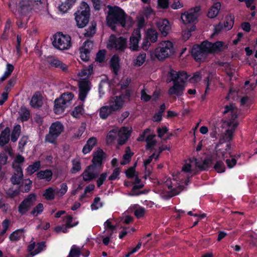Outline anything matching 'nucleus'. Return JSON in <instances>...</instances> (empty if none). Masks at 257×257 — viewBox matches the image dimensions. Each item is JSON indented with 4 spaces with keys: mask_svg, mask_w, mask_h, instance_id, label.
Masks as SVG:
<instances>
[{
    "mask_svg": "<svg viewBox=\"0 0 257 257\" xmlns=\"http://www.w3.org/2000/svg\"><path fill=\"white\" fill-rule=\"evenodd\" d=\"M200 7H195L189 10L181 15V19L185 25L194 24L197 22L200 15Z\"/></svg>",
    "mask_w": 257,
    "mask_h": 257,
    "instance_id": "13",
    "label": "nucleus"
},
{
    "mask_svg": "<svg viewBox=\"0 0 257 257\" xmlns=\"http://www.w3.org/2000/svg\"><path fill=\"white\" fill-rule=\"evenodd\" d=\"M75 14H80L81 15H86L89 17V7L87 4L83 2L79 7L78 10L75 13Z\"/></svg>",
    "mask_w": 257,
    "mask_h": 257,
    "instance_id": "34",
    "label": "nucleus"
},
{
    "mask_svg": "<svg viewBox=\"0 0 257 257\" xmlns=\"http://www.w3.org/2000/svg\"><path fill=\"white\" fill-rule=\"evenodd\" d=\"M44 0H20L19 11L22 14L26 15L33 9H40L44 4Z\"/></svg>",
    "mask_w": 257,
    "mask_h": 257,
    "instance_id": "9",
    "label": "nucleus"
},
{
    "mask_svg": "<svg viewBox=\"0 0 257 257\" xmlns=\"http://www.w3.org/2000/svg\"><path fill=\"white\" fill-rule=\"evenodd\" d=\"M64 220L65 222V225L68 228L73 227L78 224V221L72 223L73 217L71 215H67L64 217Z\"/></svg>",
    "mask_w": 257,
    "mask_h": 257,
    "instance_id": "47",
    "label": "nucleus"
},
{
    "mask_svg": "<svg viewBox=\"0 0 257 257\" xmlns=\"http://www.w3.org/2000/svg\"><path fill=\"white\" fill-rule=\"evenodd\" d=\"M52 172L50 170H41L37 173V177L49 181L52 179Z\"/></svg>",
    "mask_w": 257,
    "mask_h": 257,
    "instance_id": "32",
    "label": "nucleus"
},
{
    "mask_svg": "<svg viewBox=\"0 0 257 257\" xmlns=\"http://www.w3.org/2000/svg\"><path fill=\"white\" fill-rule=\"evenodd\" d=\"M215 170L218 173H222L225 171V166L222 162L218 161L214 165Z\"/></svg>",
    "mask_w": 257,
    "mask_h": 257,
    "instance_id": "57",
    "label": "nucleus"
},
{
    "mask_svg": "<svg viewBox=\"0 0 257 257\" xmlns=\"http://www.w3.org/2000/svg\"><path fill=\"white\" fill-rule=\"evenodd\" d=\"M168 81H173V85L168 90L170 95L177 96L183 94L185 88V82L188 79V75L184 71H177L171 69L168 75Z\"/></svg>",
    "mask_w": 257,
    "mask_h": 257,
    "instance_id": "4",
    "label": "nucleus"
},
{
    "mask_svg": "<svg viewBox=\"0 0 257 257\" xmlns=\"http://www.w3.org/2000/svg\"><path fill=\"white\" fill-rule=\"evenodd\" d=\"M146 54L145 53H140L136 58L134 60V65L136 66H141L146 61Z\"/></svg>",
    "mask_w": 257,
    "mask_h": 257,
    "instance_id": "39",
    "label": "nucleus"
},
{
    "mask_svg": "<svg viewBox=\"0 0 257 257\" xmlns=\"http://www.w3.org/2000/svg\"><path fill=\"white\" fill-rule=\"evenodd\" d=\"M47 62L50 66L59 68L63 72H67L68 70V66L56 58L49 57L47 59Z\"/></svg>",
    "mask_w": 257,
    "mask_h": 257,
    "instance_id": "22",
    "label": "nucleus"
},
{
    "mask_svg": "<svg viewBox=\"0 0 257 257\" xmlns=\"http://www.w3.org/2000/svg\"><path fill=\"white\" fill-rule=\"evenodd\" d=\"M175 52L173 43L169 40L160 42L153 52L154 56L159 60H164L173 55Z\"/></svg>",
    "mask_w": 257,
    "mask_h": 257,
    "instance_id": "7",
    "label": "nucleus"
},
{
    "mask_svg": "<svg viewBox=\"0 0 257 257\" xmlns=\"http://www.w3.org/2000/svg\"><path fill=\"white\" fill-rule=\"evenodd\" d=\"M159 7L162 9H167L169 5V0H158Z\"/></svg>",
    "mask_w": 257,
    "mask_h": 257,
    "instance_id": "63",
    "label": "nucleus"
},
{
    "mask_svg": "<svg viewBox=\"0 0 257 257\" xmlns=\"http://www.w3.org/2000/svg\"><path fill=\"white\" fill-rule=\"evenodd\" d=\"M119 58L116 56H113L110 60L111 67L113 69V71L115 74H117V72L119 69Z\"/></svg>",
    "mask_w": 257,
    "mask_h": 257,
    "instance_id": "42",
    "label": "nucleus"
},
{
    "mask_svg": "<svg viewBox=\"0 0 257 257\" xmlns=\"http://www.w3.org/2000/svg\"><path fill=\"white\" fill-rule=\"evenodd\" d=\"M43 104L42 97L38 93H36L32 97L30 105L34 108H39Z\"/></svg>",
    "mask_w": 257,
    "mask_h": 257,
    "instance_id": "27",
    "label": "nucleus"
},
{
    "mask_svg": "<svg viewBox=\"0 0 257 257\" xmlns=\"http://www.w3.org/2000/svg\"><path fill=\"white\" fill-rule=\"evenodd\" d=\"M76 0H66L65 3L59 6L60 10L63 12H66L75 3Z\"/></svg>",
    "mask_w": 257,
    "mask_h": 257,
    "instance_id": "44",
    "label": "nucleus"
},
{
    "mask_svg": "<svg viewBox=\"0 0 257 257\" xmlns=\"http://www.w3.org/2000/svg\"><path fill=\"white\" fill-rule=\"evenodd\" d=\"M118 128H114L109 131L106 136V142L107 144H111L116 138L117 136Z\"/></svg>",
    "mask_w": 257,
    "mask_h": 257,
    "instance_id": "41",
    "label": "nucleus"
},
{
    "mask_svg": "<svg viewBox=\"0 0 257 257\" xmlns=\"http://www.w3.org/2000/svg\"><path fill=\"white\" fill-rule=\"evenodd\" d=\"M24 230L22 229L16 230L10 235V239L12 241H17L23 236Z\"/></svg>",
    "mask_w": 257,
    "mask_h": 257,
    "instance_id": "36",
    "label": "nucleus"
},
{
    "mask_svg": "<svg viewBox=\"0 0 257 257\" xmlns=\"http://www.w3.org/2000/svg\"><path fill=\"white\" fill-rule=\"evenodd\" d=\"M64 131V126L60 121H57L51 124L49 133L45 136V142L55 145L58 137Z\"/></svg>",
    "mask_w": 257,
    "mask_h": 257,
    "instance_id": "8",
    "label": "nucleus"
},
{
    "mask_svg": "<svg viewBox=\"0 0 257 257\" xmlns=\"http://www.w3.org/2000/svg\"><path fill=\"white\" fill-rule=\"evenodd\" d=\"M91 206L92 210H96L101 207L102 203L100 202V198L98 197H95Z\"/></svg>",
    "mask_w": 257,
    "mask_h": 257,
    "instance_id": "56",
    "label": "nucleus"
},
{
    "mask_svg": "<svg viewBox=\"0 0 257 257\" xmlns=\"http://www.w3.org/2000/svg\"><path fill=\"white\" fill-rule=\"evenodd\" d=\"M107 177V173H102L100 175L99 177L97 180V186L98 187H100L103 184Z\"/></svg>",
    "mask_w": 257,
    "mask_h": 257,
    "instance_id": "59",
    "label": "nucleus"
},
{
    "mask_svg": "<svg viewBox=\"0 0 257 257\" xmlns=\"http://www.w3.org/2000/svg\"><path fill=\"white\" fill-rule=\"evenodd\" d=\"M114 112L109 105H104L99 109V116L102 119H106Z\"/></svg>",
    "mask_w": 257,
    "mask_h": 257,
    "instance_id": "29",
    "label": "nucleus"
},
{
    "mask_svg": "<svg viewBox=\"0 0 257 257\" xmlns=\"http://www.w3.org/2000/svg\"><path fill=\"white\" fill-rule=\"evenodd\" d=\"M132 155L133 154L130 151H126L125 154L123 156L122 161L120 162V164L123 165L127 164L130 162Z\"/></svg>",
    "mask_w": 257,
    "mask_h": 257,
    "instance_id": "54",
    "label": "nucleus"
},
{
    "mask_svg": "<svg viewBox=\"0 0 257 257\" xmlns=\"http://www.w3.org/2000/svg\"><path fill=\"white\" fill-rule=\"evenodd\" d=\"M141 39V31L137 29L134 31L130 39L129 48L133 51H136L139 47V42Z\"/></svg>",
    "mask_w": 257,
    "mask_h": 257,
    "instance_id": "17",
    "label": "nucleus"
},
{
    "mask_svg": "<svg viewBox=\"0 0 257 257\" xmlns=\"http://www.w3.org/2000/svg\"><path fill=\"white\" fill-rule=\"evenodd\" d=\"M140 93L141 100L144 102H148L152 98L151 95L148 93L147 88L145 86L141 89Z\"/></svg>",
    "mask_w": 257,
    "mask_h": 257,
    "instance_id": "46",
    "label": "nucleus"
},
{
    "mask_svg": "<svg viewBox=\"0 0 257 257\" xmlns=\"http://www.w3.org/2000/svg\"><path fill=\"white\" fill-rule=\"evenodd\" d=\"M147 39L150 40L152 43L156 42L158 40V33L157 31L154 29H149L147 31Z\"/></svg>",
    "mask_w": 257,
    "mask_h": 257,
    "instance_id": "33",
    "label": "nucleus"
},
{
    "mask_svg": "<svg viewBox=\"0 0 257 257\" xmlns=\"http://www.w3.org/2000/svg\"><path fill=\"white\" fill-rule=\"evenodd\" d=\"M105 231L108 233H110V235H112L113 231L115 229V226L112 225L111 222L109 220H107L104 223Z\"/></svg>",
    "mask_w": 257,
    "mask_h": 257,
    "instance_id": "48",
    "label": "nucleus"
},
{
    "mask_svg": "<svg viewBox=\"0 0 257 257\" xmlns=\"http://www.w3.org/2000/svg\"><path fill=\"white\" fill-rule=\"evenodd\" d=\"M74 95L71 92H66L62 94L61 97L55 100L54 111L56 114L62 113L73 99Z\"/></svg>",
    "mask_w": 257,
    "mask_h": 257,
    "instance_id": "10",
    "label": "nucleus"
},
{
    "mask_svg": "<svg viewBox=\"0 0 257 257\" xmlns=\"http://www.w3.org/2000/svg\"><path fill=\"white\" fill-rule=\"evenodd\" d=\"M211 164V160L209 158L205 159L202 163L195 158L185 161L181 172L179 173L177 177L179 181L178 185H172L171 181L167 180L163 185V189L160 190L162 197L167 199L179 194L184 189V185H187L189 178L193 175L194 167L197 166L202 170H206Z\"/></svg>",
    "mask_w": 257,
    "mask_h": 257,
    "instance_id": "1",
    "label": "nucleus"
},
{
    "mask_svg": "<svg viewBox=\"0 0 257 257\" xmlns=\"http://www.w3.org/2000/svg\"><path fill=\"white\" fill-rule=\"evenodd\" d=\"M225 48L224 43L217 41L214 43L205 41L201 45H196L192 49V55L197 61H204L208 54L222 51Z\"/></svg>",
    "mask_w": 257,
    "mask_h": 257,
    "instance_id": "3",
    "label": "nucleus"
},
{
    "mask_svg": "<svg viewBox=\"0 0 257 257\" xmlns=\"http://www.w3.org/2000/svg\"><path fill=\"white\" fill-rule=\"evenodd\" d=\"M145 208L141 207L136 208L134 211V214L138 218L143 217L145 215Z\"/></svg>",
    "mask_w": 257,
    "mask_h": 257,
    "instance_id": "55",
    "label": "nucleus"
},
{
    "mask_svg": "<svg viewBox=\"0 0 257 257\" xmlns=\"http://www.w3.org/2000/svg\"><path fill=\"white\" fill-rule=\"evenodd\" d=\"M195 29V26L192 25L190 29L187 28V30L184 31L182 35L183 39L185 40H188L191 35V32L194 31Z\"/></svg>",
    "mask_w": 257,
    "mask_h": 257,
    "instance_id": "53",
    "label": "nucleus"
},
{
    "mask_svg": "<svg viewBox=\"0 0 257 257\" xmlns=\"http://www.w3.org/2000/svg\"><path fill=\"white\" fill-rule=\"evenodd\" d=\"M98 175V173L96 171L95 167L93 165H90L87 167L86 169L82 174L83 179L85 181H90Z\"/></svg>",
    "mask_w": 257,
    "mask_h": 257,
    "instance_id": "19",
    "label": "nucleus"
},
{
    "mask_svg": "<svg viewBox=\"0 0 257 257\" xmlns=\"http://www.w3.org/2000/svg\"><path fill=\"white\" fill-rule=\"evenodd\" d=\"M220 7L221 4L220 3H214L209 10L207 15L208 17L211 19L216 17L219 13Z\"/></svg>",
    "mask_w": 257,
    "mask_h": 257,
    "instance_id": "31",
    "label": "nucleus"
},
{
    "mask_svg": "<svg viewBox=\"0 0 257 257\" xmlns=\"http://www.w3.org/2000/svg\"><path fill=\"white\" fill-rule=\"evenodd\" d=\"M60 189L58 190L57 189H56V193H58L60 194L61 196H63L64 195L68 190V187L67 184L65 183H62Z\"/></svg>",
    "mask_w": 257,
    "mask_h": 257,
    "instance_id": "60",
    "label": "nucleus"
},
{
    "mask_svg": "<svg viewBox=\"0 0 257 257\" xmlns=\"http://www.w3.org/2000/svg\"><path fill=\"white\" fill-rule=\"evenodd\" d=\"M131 135V130L128 127H122L118 129L117 136L118 137V143L123 145Z\"/></svg>",
    "mask_w": 257,
    "mask_h": 257,
    "instance_id": "21",
    "label": "nucleus"
},
{
    "mask_svg": "<svg viewBox=\"0 0 257 257\" xmlns=\"http://www.w3.org/2000/svg\"><path fill=\"white\" fill-rule=\"evenodd\" d=\"M10 129L7 127L3 131L0 135V146L4 147L8 144L10 140Z\"/></svg>",
    "mask_w": 257,
    "mask_h": 257,
    "instance_id": "26",
    "label": "nucleus"
},
{
    "mask_svg": "<svg viewBox=\"0 0 257 257\" xmlns=\"http://www.w3.org/2000/svg\"><path fill=\"white\" fill-rule=\"evenodd\" d=\"M126 39L122 37H116L111 35L110 36L107 47L109 49H115L119 51H124L126 48Z\"/></svg>",
    "mask_w": 257,
    "mask_h": 257,
    "instance_id": "12",
    "label": "nucleus"
},
{
    "mask_svg": "<svg viewBox=\"0 0 257 257\" xmlns=\"http://www.w3.org/2000/svg\"><path fill=\"white\" fill-rule=\"evenodd\" d=\"M120 171L118 168H115L112 174L108 177V180L113 181L116 179L119 175Z\"/></svg>",
    "mask_w": 257,
    "mask_h": 257,
    "instance_id": "62",
    "label": "nucleus"
},
{
    "mask_svg": "<svg viewBox=\"0 0 257 257\" xmlns=\"http://www.w3.org/2000/svg\"><path fill=\"white\" fill-rule=\"evenodd\" d=\"M72 167L71 169V172L73 174L79 172L81 169V162L80 159L76 158L72 161Z\"/></svg>",
    "mask_w": 257,
    "mask_h": 257,
    "instance_id": "35",
    "label": "nucleus"
},
{
    "mask_svg": "<svg viewBox=\"0 0 257 257\" xmlns=\"http://www.w3.org/2000/svg\"><path fill=\"white\" fill-rule=\"evenodd\" d=\"M56 193V189L53 187H49L46 189L43 195L47 200H52Z\"/></svg>",
    "mask_w": 257,
    "mask_h": 257,
    "instance_id": "37",
    "label": "nucleus"
},
{
    "mask_svg": "<svg viewBox=\"0 0 257 257\" xmlns=\"http://www.w3.org/2000/svg\"><path fill=\"white\" fill-rule=\"evenodd\" d=\"M53 37L52 44L55 48L60 50H65L70 48L71 38L69 36L58 33Z\"/></svg>",
    "mask_w": 257,
    "mask_h": 257,
    "instance_id": "11",
    "label": "nucleus"
},
{
    "mask_svg": "<svg viewBox=\"0 0 257 257\" xmlns=\"http://www.w3.org/2000/svg\"><path fill=\"white\" fill-rule=\"evenodd\" d=\"M156 26L163 36H167L171 30V25L167 19H159L156 22Z\"/></svg>",
    "mask_w": 257,
    "mask_h": 257,
    "instance_id": "16",
    "label": "nucleus"
},
{
    "mask_svg": "<svg viewBox=\"0 0 257 257\" xmlns=\"http://www.w3.org/2000/svg\"><path fill=\"white\" fill-rule=\"evenodd\" d=\"M93 47L92 41H86L84 42L80 48V54L81 59L84 61H87L90 58V54Z\"/></svg>",
    "mask_w": 257,
    "mask_h": 257,
    "instance_id": "15",
    "label": "nucleus"
},
{
    "mask_svg": "<svg viewBox=\"0 0 257 257\" xmlns=\"http://www.w3.org/2000/svg\"><path fill=\"white\" fill-rule=\"evenodd\" d=\"M93 71V66L90 65L87 68L82 69L78 74L79 80V99L82 101H84L90 89L91 83L89 78Z\"/></svg>",
    "mask_w": 257,
    "mask_h": 257,
    "instance_id": "6",
    "label": "nucleus"
},
{
    "mask_svg": "<svg viewBox=\"0 0 257 257\" xmlns=\"http://www.w3.org/2000/svg\"><path fill=\"white\" fill-rule=\"evenodd\" d=\"M96 23H93L86 31V32L84 34L86 37H92L96 32Z\"/></svg>",
    "mask_w": 257,
    "mask_h": 257,
    "instance_id": "49",
    "label": "nucleus"
},
{
    "mask_svg": "<svg viewBox=\"0 0 257 257\" xmlns=\"http://www.w3.org/2000/svg\"><path fill=\"white\" fill-rule=\"evenodd\" d=\"M236 113L237 110L233 107V105L226 106L225 107L223 113L224 114L228 113L231 118L222 120V126L223 128L226 129L222 139L223 142H229L233 138V134L238 125L236 120L237 118Z\"/></svg>",
    "mask_w": 257,
    "mask_h": 257,
    "instance_id": "5",
    "label": "nucleus"
},
{
    "mask_svg": "<svg viewBox=\"0 0 257 257\" xmlns=\"http://www.w3.org/2000/svg\"><path fill=\"white\" fill-rule=\"evenodd\" d=\"M46 247L45 242L42 241L38 243L36 245L35 242H33L28 247V250L30 252L31 255L34 256L44 250Z\"/></svg>",
    "mask_w": 257,
    "mask_h": 257,
    "instance_id": "20",
    "label": "nucleus"
},
{
    "mask_svg": "<svg viewBox=\"0 0 257 257\" xmlns=\"http://www.w3.org/2000/svg\"><path fill=\"white\" fill-rule=\"evenodd\" d=\"M83 110V104L77 106L74 108V110L72 111V115L74 117L78 118L82 114Z\"/></svg>",
    "mask_w": 257,
    "mask_h": 257,
    "instance_id": "50",
    "label": "nucleus"
},
{
    "mask_svg": "<svg viewBox=\"0 0 257 257\" xmlns=\"http://www.w3.org/2000/svg\"><path fill=\"white\" fill-rule=\"evenodd\" d=\"M108 11L106 16V23L108 26L113 29L116 25H120L122 27H131L133 21L127 17L124 11L117 6H107Z\"/></svg>",
    "mask_w": 257,
    "mask_h": 257,
    "instance_id": "2",
    "label": "nucleus"
},
{
    "mask_svg": "<svg viewBox=\"0 0 257 257\" xmlns=\"http://www.w3.org/2000/svg\"><path fill=\"white\" fill-rule=\"evenodd\" d=\"M44 207L42 203H39L36 207L34 208L31 211V214L35 216H38L43 211Z\"/></svg>",
    "mask_w": 257,
    "mask_h": 257,
    "instance_id": "52",
    "label": "nucleus"
},
{
    "mask_svg": "<svg viewBox=\"0 0 257 257\" xmlns=\"http://www.w3.org/2000/svg\"><path fill=\"white\" fill-rule=\"evenodd\" d=\"M82 247H79L76 245H73L67 257H79L82 254L84 257H88L90 254L88 250H86L82 253Z\"/></svg>",
    "mask_w": 257,
    "mask_h": 257,
    "instance_id": "23",
    "label": "nucleus"
},
{
    "mask_svg": "<svg viewBox=\"0 0 257 257\" xmlns=\"http://www.w3.org/2000/svg\"><path fill=\"white\" fill-rule=\"evenodd\" d=\"M105 51L104 50L99 51L96 56V61L99 62H102L103 61L105 58Z\"/></svg>",
    "mask_w": 257,
    "mask_h": 257,
    "instance_id": "61",
    "label": "nucleus"
},
{
    "mask_svg": "<svg viewBox=\"0 0 257 257\" xmlns=\"http://www.w3.org/2000/svg\"><path fill=\"white\" fill-rule=\"evenodd\" d=\"M40 167V162L37 161L33 164L30 165L27 169V172L29 175H32L36 172Z\"/></svg>",
    "mask_w": 257,
    "mask_h": 257,
    "instance_id": "45",
    "label": "nucleus"
},
{
    "mask_svg": "<svg viewBox=\"0 0 257 257\" xmlns=\"http://www.w3.org/2000/svg\"><path fill=\"white\" fill-rule=\"evenodd\" d=\"M24 158L20 155H18L15 160V162L13 163V166H20V163H23L24 161Z\"/></svg>",
    "mask_w": 257,
    "mask_h": 257,
    "instance_id": "64",
    "label": "nucleus"
},
{
    "mask_svg": "<svg viewBox=\"0 0 257 257\" xmlns=\"http://www.w3.org/2000/svg\"><path fill=\"white\" fill-rule=\"evenodd\" d=\"M233 17L231 16H227L223 26L220 23L215 27V33H217L223 29L226 31L231 29L233 25Z\"/></svg>",
    "mask_w": 257,
    "mask_h": 257,
    "instance_id": "24",
    "label": "nucleus"
},
{
    "mask_svg": "<svg viewBox=\"0 0 257 257\" xmlns=\"http://www.w3.org/2000/svg\"><path fill=\"white\" fill-rule=\"evenodd\" d=\"M21 134V126L19 124L15 125L11 134V141L15 142L18 139Z\"/></svg>",
    "mask_w": 257,
    "mask_h": 257,
    "instance_id": "40",
    "label": "nucleus"
},
{
    "mask_svg": "<svg viewBox=\"0 0 257 257\" xmlns=\"http://www.w3.org/2000/svg\"><path fill=\"white\" fill-rule=\"evenodd\" d=\"M75 15V20L77 25L79 28H83L88 23L89 17L86 15H81L80 14Z\"/></svg>",
    "mask_w": 257,
    "mask_h": 257,
    "instance_id": "28",
    "label": "nucleus"
},
{
    "mask_svg": "<svg viewBox=\"0 0 257 257\" xmlns=\"http://www.w3.org/2000/svg\"><path fill=\"white\" fill-rule=\"evenodd\" d=\"M104 158V153L101 149H98L94 153L92 163L93 166H100L102 163V161Z\"/></svg>",
    "mask_w": 257,
    "mask_h": 257,
    "instance_id": "25",
    "label": "nucleus"
},
{
    "mask_svg": "<svg viewBox=\"0 0 257 257\" xmlns=\"http://www.w3.org/2000/svg\"><path fill=\"white\" fill-rule=\"evenodd\" d=\"M36 200V195L34 194H30L19 205L18 210L20 214H24L34 205Z\"/></svg>",
    "mask_w": 257,
    "mask_h": 257,
    "instance_id": "14",
    "label": "nucleus"
},
{
    "mask_svg": "<svg viewBox=\"0 0 257 257\" xmlns=\"http://www.w3.org/2000/svg\"><path fill=\"white\" fill-rule=\"evenodd\" d=\"M12 22L8 19L6 23L5 29L2 35L1 38L3 40H7L9 37V31L12 27Z\"/></svg>",
    "mask_w": 257,
    "mask_h": 257,
    "instance_id": "38",
    "label": "nucleus"
},
{
    "mask_svg": "<svg viewBox=\"0 0 257 257\" xmlns=\"http://www.w3.org/2000/svg\"><path fill=\"white\" fill-rule=\"evenodd\" d=\"M96 142L97 140L95 138L92 137L89 138L83 148L82 152L83 154H86L89 153L96 144Z\"/></svg>",
    "mask_w": 257,
    "mask_h": 257,
    "instance_id": "30",
    "label": "nucleus"
},
{
    "mask_svg": "<svg viewBox=\"0 0 257 257\" xmlns=\"http://www.w3.org/2000/svg\"><path fill=\"white\" fill-rule=\"evenodd\" d=\"M124 97L125 96L124 95H121L119 96L112 97L110 98L109 101V106L114 112L119 110L122 107Z\"/></svg>",
    "mask_w": 257,
    "mask_h": 257,
    "instance_id": "18",
    "label": "nucleus"
},
{
    "mask_svg": "<svg viewBox=\"0 0 257 257\" xmlns=\"http://www.w3.org/2000/svg\"><path fill=\"white\" fill-rule=\"evenodd\" d=\"M159 154H156V153H153L151 156H150L147 159L144 161V164L146 168H147V165L150 164L152 161L153 159H155V160H157L159 158Z\"/></svg>",
    "mask_w": 257,
    "mask_h": 257,
    "instance_id": "58",
    "label": "nucleus"
},
{
    "mask_svg": "<svg viewBox=\"0 0 257 257\" xmlns=\"http://www.w3.org/2000/svg\"><path fill=\"white\" fill-rule=\"evenodd\" d=\"M155 137V135H152L147 137L146 140L147 149H150L156 145V141L154 139Z\"/></svg>",
    "mask_w": 257,
    "mask_h": 257,
    "instance_id": "51",
    "label": "nucleus"
},
{
    "mask_svg": "<svg viewBox=\"0 0 257 257\" xmlns=\"http://www.w3.org/2000/svg\"><path fill=\"white\" fill-rule=\"evenodd\" d=\"M20 119L22 121L27 120L30 117L29 110L25 107H21L19 111Z\"/></svg>",
    "mask_w": 257,
    "mask_h": 257,
    "instance_id": "43",
    "label": "nucleus"
}]
</instances>
